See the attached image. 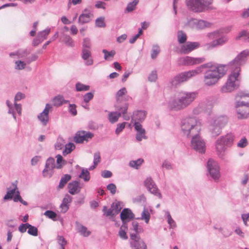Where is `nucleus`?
<instances>
[{
    "label": "nucleus",
    "instance_id": "1",
    "mask_svg": "<svg viewBox=\"0 0 249 249\" xmlns=\"http://www.w3.org/2000/svg\"><path fill=\"white\" fill-rule=\"evenodd\" d=\"M204 69H209L204 76V85L212 86L216 84L218 82V66L212 62L201 65L195 70L181 72L172 79L170 83L173 86H176L201 73Z\"/></svg>",
    "mask_w": 249,
    "mask_h": 249
},
{
    "label": "nucleus",
    "instance_id": "2",
    "mask_svg": "<svg viewBox=\"0 0 249 249\" xmlns=\"http://www.w3.org/2000/svg\"><path fill=\"white\" fill-rule=\"evenodd\" d=\"M202 129L201 121L195 117H188L181 121V130L183 135L187 137H192L191 147L199 153L205 151V142L200 136Z\"/></svg>",
    "mask_w": 249,
    "mask_h": 249
},
{
    "label": "nucleus",
    "instance_id": "3",
    "mask_svg": "<svg viewBox=\"0 0 249 249\" xmlns=\"http://www.w3.org/2000/svg\"><path fill=\"white\" fill-rule=\"evenodd\" d=\"M197 92L179 91L176 92L169 102V107L172 110L179 111L187 107L196 99Z\"/></svg>",
    "mask_w": 249,
    "mask_h": 249
},
{
    "label": "nucleus",
    "instance_id": "4",
    "mask_svg": "<svg viewBox=\"0 0 249 249\" xmlns=\"http://www.w3.org/2000/svg\"><path fill=\"white\" fill-rule=\"evenodd\" d=\"M249 98V93L241 91L235 95V108L237 117L239 119H246L249 116V102L238 101V98Z\"/></svg>",
    "mask_w": 249,
    "mask_h": 249
},
{
    "label": "nucleus",
    "instance_id": "5",
    "mask_svg": "<svg viewBox=\"0 0 249 249\" xmlns=\"http://www.w3.org/2000/svg\"><path fill=\"white\" fill-rule=\"evenodd\" d=\"M240 71L241 69L239 67H231V73L227 81L221 89L223 92H231L239 87L241 81Z\"/></svg>",
    "mask_w": 249,
    "mask_h": 249
},
{
    "label": "nucleus",
    "instance_id": "6",
    "mask_svg": "<svg viewBox=\"0 0 249 249\" xmlns=\"http://www.w3.org/2000/svg\"><path fill=\"white\" fill-rule=\"evenodd\" d=\"M130 238L131 240L130 245L132 249H147L146 243L139 235L132 233L130 235Z\"/></svg>",
    "mask_w": 249,
    "mask_h": 249
},
{
    "label": "nucleus",
    "instance_id": "7",
    "mask_svg": "<svg viewBox=\"0 0 249 249\" xmlns=\"http://www.w3.org/2000/svg\"><path fill=\"white\" fill-rule=\"evenodd\" d=\"M249 55V50H245L239 53L236 57L230 62L231 68L239 67L241 69V66L245 62L246 57Z\"/></svg>",
    "mask_w": 249,
    "mask_h": 249
},
{
    "label": "nucleus",
    "instance_id": "8",
    "mask_svg": "<svg viewBox=\"0 0 249 249\" xmlns=\"http://www.w3.org/2000/svg\"><path fill=\"white\" fill-rule=\"evenodd\" d=\"M205 58H195L190 56L182 57L178 59V63L181 65H194L204 62Z\"/></svg>",
    "mask_w": 249,
    "mask_h": 249
},
{
    "label": "nucleus",
    "instance_id": "9",
    "mask_svg": "<svg viewBox=\"0 0 249 249\" xmlns=\"http://www.w3.org/2000/svg\"><path fill=\"white\" fill-rule=\"evenodd\" d=\"M189 28L195 30H202L210 26V24L203 20L191 19L186 25Z\"/></svg>",
    "mask_w": 249,
    "mask_h": 249
},
{
    "label": "nucleus",
    "instance_id": "10",
    "mask_svg": "<svg viewBox=\"0 0 249 249\" xmlns=\"http://www.w3.org/2000/svg\"><path fill=\"white\" fill-rule=\"evenodd\" d=\"M94 135L93 133L89 131H78L74 137V141L77 143H81L84 141L88 142L89 140L91 139Z\"/></svg>",
    "mask_w": 249,
    "mask_h": 249
},
{
    "label": "nucleus",
    "instance_id": "11",
    "mask_svg": "<svg viewBox=\"0 0 249 249\" xmlns=\"http://www.w3.org/2000/svg\"><path fill=\"white\" fill-rule=\"evenodd\" d=\"M52 109V105L47 104L43 111L39 114L37 118L43 125H46L49 122V112Z\"/></svg>",
    "mask_w": 249,
    "mask_h": 249
},
{
    "label": "nucleus",
    "instance_id": "12",
    "mask_svg": "<svg viewBox=\"0 0 249 249\" xmlns=\"http://www.w3.org/2000/svg\"><path fill=\"white\" fill-rule=\"evenodd\" d=\"M207 168L211 177L215 180L218 178V165L216 161L210 159L207 163Z\"/></svg>",
    "mask_w": 249,
    "mask_h": 249
},
{
    "label": "nucleus",
    "instance_id": "13",
    "mask_svg": "<svg viewBox=\"0 0 249 249\" xmlns=\"http://www.w3.org/2000/svg\"><path fill=\"white\" fill-rule=\"evenodd\" d=\"M200 44L196 42H187L182 45L180 51L182 53L187 54L199 47Z\"/></svg>",
    "mask_w": 249,
    "mask_h": 249
},
{
    "label": "nucleus",
    "instance_id": "14",
    "mask_svg": "<svg viewBox=\"0 0 249 249\" xmlns=\"http://www.w3.org/2000/svg\"><path fill=\"white\" fill-rule=\"evenodd\" d=\"M235 138L234 135L232 133H229L221 137L219 141V144L222 145L226 147L232 145Z\"/></svg>",
    "mask_w": 249,
    "mask_h": 249
},
{
    "label": "nucleus",
    "instance_id": "15",
    "mask_svg": "<svg viewBox=\"0 0 249 249\" xmlns=\"http://www.w3.org/2000/svg\"><path fill=\"white\" fill-rule=\"evenodd\" d=\"M188 8L195 12H201L202 7L200 0H186Z\"/></svg>",
    "mask_w": 249,
    "mask_h": 249
},
{
    "label": "nucleus",
    "instance_id": "16",
    "mask_svg": "<svg viewBox=\"0 0 249 249\" xmlns=\"http://www.w3.org/2000/svg\"><path fill=\"white\" fill-rule=\"evenodd\" d=\"M135 130L137 131L136 138L137 141H141L143 139H146L145 129L142 125L138 122H135L134 124Z\"/></svg>",
    "mask_w": 249,
    "mask_h": 249
},
{
    "label": "nucleus",
    "instance_id": "17",
    "mask_svg": "<svg viewBox=\"0 0 249 249\" xmlns=\"http://www.w3.org/2000/svg\"><path fill=\"white\" fill-rule=\"evenodd\" d=\"M144 185L150 192L158 196L159 198L161 197V194L158 192V189L151 178H147L145 179Z\"/></svg>",
    "mask_w": 249,
    "mask_h": 249
},
{
    "label": "nucleus",
    "instance_id": "18",
    "mask_svg": "<svg viewBox=\"0 0 249 249\" xmlns=\"http://www.w3.org/2000/svg\"><path fill=\"white\" fill-rule=\"evenodd\" d=\"M93 17V14L87 9H85L83 13L79 17L78 22L81 24L89 22Z\"/></svg>",
    "mask_w": 249,
    "mask_h": 249
},
{
    "label": "nucleus",
    "instance_id": "19",
    "mask_svg": "<svg viewBox=\"0 0 249 249\" xmlns=\"http://www.w3.org/2000/svg\"><path fill=\"white\" fill-rule=\"evenodd\" d=\"M127 91L125 88L124 87L119 90L115 95L117 103H121L123 101H127L130 97L128 96H126Z\"/></svg>",
    "mask_w": 249,
    "mask_h": 249
},
{
    "label": "nucleus",
    "instance_id": "20",
    "mask_svg": "<svg viewBox=\"0 0 249 249\" xmlns=\"http://www.w3.org/2000/svg\"><path fill=\"white\" fill-rule=\"evenodd\" d=\"M216 119H212L209 125V131L212 137L216 138L218 134V127Z\"/></svg>",
    "mask_w": 249,
    "mask_h": 249
},
{
    "label": "nucleus",
    "instance_id": "21",
    "mask_svg": "<svg viewBox=\"0 0 249 249\" xmlns=\"http://www.w3.org/2000/svg\"><path fill=\"white\" fill-rule=\"evenodd\" d=\"M25 96L23 93L18 92L16 94L14 98V107L19 115H21V105L20 104H17V102L25 98Z\"/></svg>",
    "mask_w": 249,
    "mask_h": 249
},
{
    "label": "nucleus",
    "instance_id": "22",
    "mask_svg": "<svg viewBox=\"0 0 249 249\" xmlns=\"http://www.w3.org/2000/svg\"><path fill=\"white\" fill-rule=\"evenodd\" d=\"M69 192L71 195L78 194L80 191L81 187L79 186L78 181H74L68 184Z\"/></svg>",
    "mask_w": 249,
    "mask_h": 249
},
{
    "label": "nucleus",
    "instance_id": "23",
    "mask_svg": "<svg viewBox=\"0 0 249 249\" xmlns=\"http://www.w3.org/2000/svg\"><path fill=\"white\" fill-rule=\"evenodd\" d=\"M12 188H8V191H7L6 194L4 196V200H8L11 199L13 197V196L14 194L17 193V191H18V188L17 187V184L16 183H12Z\"/></svg>",
    "mask_w": 249,
    "mask_h": 249
},
{
    "label": "nucleus",
    "instance_id": "24",
    "mask_svg": "<svg viewBox=\"0 0 249 249\" xmlns=\"http://www.w3.org/2000/svg\"><path fill=\"white\" fill-rule=\"evenodd\" d=\"M120 216L121 219L122 220L124 224V223L125 224V220H130V219L133 218V214L130 210L128 209H124L121 212Z\"/></svg>",
    "mask_w": 249,
    "mask_h": 249
},
{
    "label": "nucleus",
    "instance_id": "25",
    "mask_svg": "<svg viewBox=\"0 0 249 249\" xmlns=\"http://www.w3.org/2000/svg\"><path fill=\"white\" fill-rule=\"evenodd\" d=\"M52 102L53 106L58 107L68 103L69 101L65 100L63 96L58 95L53 98Z\"/></svg>",
    "mask_w": 249,
    "mask_h": 249
},
{
    "label": "nucleus",
    "instance_id": "26",
    "mask_svg": "<svg viewBox=\"0 0 249 249\" xmlns=\"http://www.w3.org/2000/svg\"><path fill=\"white\" fill-rule=\"evenodd\" d=\"M231 30L230 27H227L225 28L220 29L219 30V45L223 44L225 43L228 40V38L225 35H222L221 36H220V34L225 33H227Z\"/></svg>",
    "mask_w": 249,
    "mask_h": 249
},
{
    "label": "nucleus",
    "instance_id": "27",
    "mask_svg": "<svg viewBox=\"0 0 249 249\" xmlns=\"http://www.w3.org/2000/svg\"><path fill=\"white\" fill-rule=\"evenodd\" d=\"M146 112L145 111H137L133 113V115L132 117V120H135V121H143L146 117Z\"/></svg>",
    "mask_w": 249,
    "mask_h": 249
},
{
    "label": "nucleus",
    "instance_id": "28",
    "mask_svg": "<svg viewBox=\"0 0 249 249\" xmlns=\"http://www.w3.org/2000/svg\"><path fill=\"white\" fill-rule=\"evenodd\" d=\"M121 116V112H110L108 113V118L109 121L113 124L118 121L119 117Z\"/></svg>",
    "mask_w": 249,
    "mask_h": 249
},
{
    "label": "nucleus",
    "instance_id": "29",
    "mask_svg": "<svg viewBox=\"0 0 249 249\" xmlns=\"http://www.w3.org/2000/svg\"><path fill=\"white\" fill-rule=\"evenodd\" d=\"M229 69L231 70L230 63L228 65H219V78L224 75Z\"/></svg>",
    "mask_w": 249,
    "mask_h": 249
},
{
    "label": "nucleus",
    "instance_id": "30",
    "mask_svg": "<svg viewBox=\"0 0 249 249\" xmlns=\"http://www.w3.org/2000/svg\"><path fill=\"white\" fill-rule=\"evenodd\" d=\"M127 228L126 226V224L124 223L123 225L121 226L120 227L119 231V235L123 239L126 240L128 238V237L126 235L125 231L127 230Z\"/></svg>",
    "mask_w": 249,
    "mask_h": 249
},
{
    "label": "nucleus",
    "instance_id": "31",
    "mask_svg": "<svg viewBox=\"0 0 249 249\" xmlns=\"http://www.w3.org/2000/svg\"><path fill=\"white\" fill-rule=\"evenodd\" d=\"M71 179V176L69 175L66 174L63 176L60 180L58 188L59 189L63 188L66 183Z\"/></svg>",
    "mask_w": 249,
    "mask_h": 249
},
{
    "label": "nucleus",
    "instance_id": "32",
    "mask_svg": "<svg viewBox=\"0 0 249 249\" xmlns=\"http://www.w3.org/2000/svg\"><path fill=\"white\" fill-rule=\"evenodd\" d=\"M62 41L64 42L67 45L73 47L74 46V42L71 37L67 35H63L62 37Z\"/></svg>",
    "mask_w": 249,
    "mask_h": 249
},
{
    "label": "nucleus",
    "instance_id": "33",
    "mask_svg": "<svg viewBox=\"0 0 249 249\" xmlns=\"http://www.w3.org/2000/svg\"><path fill=\"white\" fill-rule=\"evenodd\" d=\"M178 40L180 44L185 43L187 40V36L185 33L182 31H179L178 33Z\"/></svg>",
    "mask_w": 249,
    "mask_h": 249
},
{
    "label": "nucleus",
    "instance_id": "34",
    "mask_svg": "<svg viewBox=\"0 0 249 249\" xmlns=\"http://www.w3.org/2000/svg\"><path fill=\"white\" fill-rule=\"evenodd\" d=\"M75 147L74 144L71 142L66 144L65 150L63 151V155H66L70 153L75 149Z\"/></svg>",
    "mask_w": 249,
    "mask_h": 249
},
{
    "label": "nucleus",
    "instance_id": "35",
    "mask_svg": "<svg viewBox=\"0 0 249 249\" xmlns=\"http://www.w3.org/2000/svg\"><path fill=\"white\" fill-rule=\"evenodd\" d=\"M202 11L203 12L206 10L210 8V5L213 3V0H200Z\"/></svg>",
    "mask_w": 249,
    "mask_h": 249
},
{
    "label": "nucleus",
    "instance_id": "36",
    "mask_svg": "<svg viewBox=\"0 0 249 249\" xmlns=\"http://www.w3.org/2000/svg\"><path fill=\"white\" fill-rule=\"evenodd\" d=\"M102 52L104 53V59L106 60L112 58L116 53L115 51L114 50L108 52L105 49L103 50Z\"/></svg>",
    "mask_w": 249,
    "mask_h": 249
},
{
    "label": "nucleus",
    "instance_id": "37",
    "mask_svg": "<svg viewBox=\"0 0 249 249\" xmlns=\"http://www.w3.org/2000/svg\"><path fill=\"white\" fill-rule=\"evenodd\" d=\"M56 158L57 163L56 168L57 169H60L62 168L63 165H65L66 163V162L63 160L62 156L60 155H57L56 156Z\"/></svg>",
    "mask_w": 249,
    "mask_h": 249
},
{
    "label": "nucleus",
    "instance_id": "38",
    "mask_svg": "<svg viewBox=\"0 0 249 249\" xmlns=\"http://www.w3.org/2000/svg\"><path fill=\"white\" fill-rule=\"evenodd\" d=\"M138 2L139 0H134L132 2H129L126 8V11L131 12L133 11Z\"/></svg>",
    "mask_w": 249,
    "mask_h": 249
},
{
    "label": "nucleus",
    "instance_id": "39",
    "mask_svg": "<svg viewBox=\"0 0 249 249\" xmlns=\"http://www.w3.org/2000/svg\"><path fill=\"white\" fill-rule=\"evenodd\" d=\"M50 29H47L38 33L37 36L39 37L40 39L42 40V41H43L44 39H46L48 35L50 34Z\"/></svg>",
    "mask_w": 249,
    "mask_h": 249
},
{
    "label": "nucleus",
    "instance_id": "40",
    "mask_svg": "<svg viewBox=\"0 0 249 249\" xmlns=\"http://www.w3.org/2000/svg\"><path fill=\"white\" fill-rule=\"evenodd\" d=\"M79 177L83 178L84 181H88L90 179L89 173L87 169H83L81 173L79 175Z\"/></svg>",
    "mask_w": 249,
    "mask_h": 249
},
{
    "label": "nucleus",
    "instance_id": "41",
    "mask_svg": "<svg viewBox=\"0 0 249 249\" xmlns=\"http://www.w3.org/2000/svg\"><path fill=\"white\" fill-rule=\"evenodd\" d=\"M150 214L147 209H144L142 213L141 219L144 220L146 223H148L150 219Z\"/></svg>",
    "mask_w": 249,
    "mask_h": 249
},
{
    "label": "nucleus",
    "instance_id": "42",
    "mask_svg": "<svg viewBox=\"0 0 249 249\" xmlns=\"http://www.w3.org/2000/svg\"><path fill=\"white\" fill-rule=\"evenodd\" d=\"M45 166L48 168L53 170L55 167H56L54 159L52 158H49L46 161Z\"/></svg>",
    "mask_w": 249,
    "mask_h": 249
},
{
    "label": "nucleus",
    "instance_id": "43",
    "mask_svg": "<svg viewBox=\"0 0 249 249\" xmlns=\"http://www.w3.org/2000/svg\"><path fill=\"white\" fill-rule=\"evenodd\" d=\"M30 53V52L26 49L19 50L16 53L18 58H23L26 57Z\"/></svg>",
    "mask_w": 249,
    "mask_h": 249
},
{
    "label": "nucleus",
    "instance_id": "44",
    "mask_svg": "<svg viewBox=\"0 0 249 249\" xmlns=\"http://www.w3.org/2000/svg\"><path fill=\"white\" fill-rule=\"evenodd\" d=\"M76 89L78 91H87L89 89V86L78 83L76 84Z\"/></svg>",
    "mask_w": 249,
    "mask_h": 249
},
{
    "label": "nucleus",
    "instance_id": "45",
    "mask_svg": "<svg viewBox=\"0 0 249 249\" xmlns=\"http://www.w3.org/2000/svg\"><path fill=\"white\" fill-rule=\"evenodd\" d=\"M28 233L33 236H36L38 235V230L37 228L30 224L28 229Z\"/></svg>",
    "mask_w": 249,
    "mask_h": 249
},
{
    "label": "nucleus",
    "instance_id": "46",
    "mask_svg": "<svg viewBox=\"0 0 249 249\" xmlns=\"http://www.w3.org/2000/svg\"><path fill=\"white\" fill-rule=\"evenodd\" d=\"M79 232L82 234V235L84 236H89L90 232L87 230V229L86 227L80 225L78 228Z\"/></svg>",
    "mask_w": 249,
    "mask_h": 249
},
{
    "label": "nucleus",
    "instance_id": "47",
    "mask_svg": "<svg viewBox=\"0 0 249 249\" xmlns=\"http://www.w3.org/2000/svg\"><path fill=\"white\" fill-rule=\"evenodd\" d=\"M218 36V34L216 32L212 33L209 34L208 37L211 39H215L213 42L212 43V46L215 47L218 44V40L217 39V37Z\"/></svg>",
    "mask_w": 249,
    "mask_h": 249
},
{
    "label": "nucleus",
    "instance_id": "48",
    "mask_svg": "<svg viewBox=\"0 0 249 249\" xmlns=\"http://www.w3.org/2000/svg\"><path fill=\"white\" fill-rule=\"evenodd\" d=\"M6 105L9 108V110H8V113L12 114L13 115V117L14 119L15 120H16V115H15V114L14 112V109H15L14 107V106H13L12 105V104L10 103V102L9 100L6 101Z\"/></svg>",
    "mask_w": 249,
    "mask_h": 249
},
{
    "label": "nucleus",
    "instance_id": "49",
    "mask_svg": "<svg viewBox=\"0 0 249 249\" xmlns=\"http://www.w3.org/2000/svg\"><path fill=\"white\" fill-rule=\"evenodd\" d=\"M143 160L140 159L136 160H132L129 162V165L133 168L137 169L138 167L142 163Z\"/></svg>",
    "mask_w": 249,
    "mask_h": 249
},
{
    "label": "nucleus",
    "instance_id": "50",
    "mask_svg": "<svg viewBox=\"0 0 249 249\" xmlns=\"http://www.w3.org/2000/svg\"><path fill=\"white\" fill-rule=\"evenodd\" d=\"M103 211L105 213V214L106 216L113 217L116 215V214H115L114 211H113L111 207V208L107 210V207L105 206L104 207Z\"/></svg>",
    "mask_w": 249,
    "mask_h": 249
},
{
    "label": "nucleus",
    "instance_id": "51",
    "mask_svg": "<svg viewBox=\"0 0 249 249\" xmlns=\"http://www.w3.org/2000/svg\"><path fill=\"white\" fill-rule=\"evenodd\" d=\"M95 24L98 27H105L106 23L105 22V18L100 17L96 19L95 21Z\"/></svg>",
    "mask_w": 249,
    "mask_h": 249
},
{
    "label": "nucleus",
    "instance_id": "52",
    "mask_svg": "<svg viewBox=\"0 0 249 249\" xmlns=\"http://www.w3.org/2000/svg\"><path fill=\"white\" fill-rule=\"evenodd\" d=\"M160 52L159 47L158 46H154L153 47L151 57L153 59H155Z\"/></svg>",
    "mask_w": 249,
    "mask_h": 249
},
{
    "label": "nucleus",
    "instance_id": "53",
    "mask_svg": "<svg viewBox=\"0 0 249 249\" xmlns=\"http://www.w3.org/2000/svg\"><path fill=\"white\" fill-rule=\"evenodd\" d=\"M15 69L18 70H21L25 68L26 63L22 61L18 60L15 62Z\"/></svg>",
    "mask_w": 249,
    "mask_h": 249
},
{
    "label": "nucleus",
    "instance_id": "54",
    "mask_svg": "<svg viewBox=\"0 0 249 249\" xmlns=\"http://www.w3.org/2000/svg\"><path fill=\"white\" fill-rule=\"evenodd\" d=\"M112 209L114 211L115 214L116 215L118 214V213L120 212L122 209V207H121L120 204L119 202L113 203L111 207Z\"/></svg>",
    "mask_w": 249,
    "mask_h": 249
},
{
    "label": "nucleus",
    "instance_id": "55",
    "mask_svg": "<svg viewBox=\"0 0 249 249\" xmlns=\"http://www.w3.org/2000/svg\"><path fill=\"white\" fill-rule=\"evenodd\" d=\"M91 57L90 51L89 49H83L82 57L84 60H87Z\"/></svg>",
    "mask_w": 249,
    "mask_h": 249
},
{
    "label": "nucleus",
    "instance_id": "56",
    "mask_svg": "<svg viewBox=\"0 0 249 249\" xmlns=\"http://www.w3.org/2000/svg\"><path fill=\"white\" fill-rule=\"evenodd\" d=\"M58 243L61 246V249H65V245L67 241L63 236L58 235L57 238Z\"/></svg>",
    "mask_w": 249,
    "mask_h": 249
},
{
    "label": "nucleus",
    "instance_id": "57",
    "mask_svg": "<svg viewBox=\"0 0 249 249\" xmlns=\"http://www.w3.org/2000/svg\"><path fill=\"white\" fill-rule=\"evenodd\" d=\"M91 48V41L89 38H85L83 42V49H89Z\"/></svg>",
    "mask_w": 249,
    "mask_h": 249
},
{
    "label": "nucleus",
    "instance_id": "58",
    "mask_svg": "<svg viewBox=\"0 0 249 249\" xmlns=\"http://www.w3.org/2000/svg\"><path fill=\"white\" fill-rule=\"evenodd\" d=\"M133 230L136 232V234L143 232V230L141 227H139L138 223L137 222H133L132 223Z\"/></svg>",
    "mask_w": 249,
    "mask_h": 249
},
{
    "label": "nucleus",
    "instance_id": "59",
    "mask_svg": "<svg viewBox=\"0 0 249 249\" xmlns=\"http://www.w3.org/2000/svg\"><path fill=\"white\" fill-rule=\"evenodd\" d=\"M228 122V118L226 116L219 117V127L224 126Z\"/></svg>",
    "mask_w": 249,
    "mask_h": 249
},
{
    "label": "nucleus",
    "instance_id": "60",
    "mask_svg": "<svg viewBox=\"0 0 249 249\" xmlns=\"http://www.w3.org/2000/svg\"><path fill=\"white\" fill-rule=\"evenodd\" d=\"M168 223L171 228H174L176 226V223L172 219L170 213L168 212H166Z\"/></svg>",
    "mask_w": 249,
    "mask_h": 249
},
{
    "label": "nucleus",
    "instance_id": "61",
    "mask_svg": "<svg viewBox=\"0 0 249 249\" xmlns=\"http://www.w3.org/2000/svg\"><path fill=\"white\" fill-rule=\"evenodd\" d=\"M248 141L245 137H243L237 143V145L240 148H244L248 145Z\"/></svg>",
    "mask_w": 249,
    "mask_h": 249
},
{
    "label": "nucleus",
    "instance_id": "62",
    "mask_svg": "<svg viewBox=\"0 0 249 249\" xmlns=\"http://www.w3.org/2000/svg\"><path fill=\"white\" fill-rule=\"evenodd\" d=\"M158 78L157 71H152L148 76V80L151 82H155Z\"/></svg>",
    "mask_w": 249,
    "mask_h": 249
},
{
    "label": "nucleus",
    "instance_id": "63",
    "mask_svg": "<svg viewBox=\"0 0 249 249\" xmlns=\"http://www.w3.org/2000/svg\"><path fill=\"white\" fill-rule=\"evenodd\" d=\"M42 174L44 177L50 178L53 174V170L45 167L42 172Z\"/></svg>",
    "mask_w": 249,
    "mask_h": 249
},
{
    "label": "nucleus",
    "instance_id": "64",
    "mask_svg": "<svg viewBox=\"0 0 249 249\" xmlns=\"http://www.w3.org/2000/svg\"><path fill=\"white\" fill-rule=\"evenodd\" d=\"M203 110V105H198L197 107H195L193 110V113L195 115H198L200 114Z\"/></svg>",
    "mask_w": 249,
    "mask_h": 249
}]
</instances>
